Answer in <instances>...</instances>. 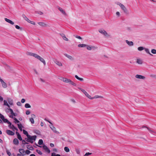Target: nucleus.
<instances>
[{"instance_id":"1","label":"nucleus","mask_w":156,"mask_h":156,"mask_svg":"<svg viewBox=\"0 0 156 156\" xmlns=\"http://www.w3.org/2000/svg\"><path fill=\"white\" fill-rule=\"evenodd\" d=\"M79 89L87 97L89 98L90 99H93L94 98H99L100 96H96L94 97H93L92 98H91L90 96L89 95V94L87 93V92L85 91V90L81 88H79Z\"/></svg>"},{"instance_id":"2","label":"nucleus","mask_w":156,"mask_h":156,"mask_svg":"<svg viewBox=\"0 0 156 156\" xmlns=\"http://www.w3.org/2000/svg\"><path fill=\"white\" fill-rule=\"evenodd\" d=\"M29 140L28 142H30V143L32 144L34 142V141L36 140V138L37 137V136L36 135L31 136L30 135L29 136Z\"/></svg>"},{"instance_id":"3","label":"nucleus","mask_w":156,"mask_h":156,"mask_svg":"<svg viewBox=\"0 0 156 156\" xmlns=\"http://www.w3.org/2000/svg\"><path fill=\"white\" fill-rule=\"evenodd\" d=\"M119 5L120 6L124 12L126 14H128V11L126 8L122 4L120 3L119 4Z\"/></svg>"},{"instance_id":"4","label":"nucleus","mask_w":156,"mask_h":156,"mask_svg":"<svg viewBox=\"0 0 156 156\" xmlns=\"http://www.w3.org/2000/svg\"><path fill=\"white\" fill-rule=\"evenodd\" d=\"M22 17L23 18L27 21L28 23H30L32 24L33 25H35V22L32 21L30 20L26 17L25 15L23 14L22 15Z\"/></svg>"},{"instance_id":"5","label":"nucleus","mask_w":156,"mask_h":156,"mask_svg":"<svg viewBox=\"0 0 156 156\" xmlns=\"http://www.w3.org/2000/svg\"><path fill=\"white\" fill-rule=\"evenodd\" d=\"M36 58L39 60L41 62H42L44 65H46V62L40 56L37 55Z\"/></svg>"},{"instance_id":"6","label":"nucleus","mask_w":156,"mask_h":156,"mask_svg":"<svg viewBox=\"0 0 156 156\" xmlns=\"http://www.w3.org/2000/svg\"><path fill=\"white\" fill-rule=\"evenodd\" d=\"M99 31L100 33L103 34L104 35L106 36H109V35L105 30H99Z\"/></svg>"},{"instance_id":"7","label":"nucleus","mask_w":156,"mask_h":156,"mask_svg":"<svg viewBox=\"0 0 156 156\" xmlns=\"http://www.w3.org/2000/svg\"><path fill=\"white\" fill-rule=\"evenodd\" d=\"M142 128H147V129H148V130L149 131V132L151 133H154L155 134H156V133L154 131L151 130L150 128L149 127L146 126H143Z\"/></svg>"},{"instance_id":"8","label":"nucleus","mask_w":156,"mask_h":156,"mask_svg":"<svg viewBox=\"0 0 156 156\" xmlns=\"http://www.w3.org/2000/svg\"><path fill=\"white\" fill-rule=\"evenodd\" d=\"M42 147L43 149L46 152H47L48 153H50V150L46 145H44Z\"/></svg>"},{"instance_id":"9","label":"nucleus","mask_w":156,"mask_h":156,"mask_svg":"<svg viewBox=\"0 0 156 156\" xmlns=\"http://www.w3.org/2000/svg\"><path fill=\"white\" fill-rule=\"evenodd\" d=\"M6 133L9 135L13 136L14 135V133L13 132L9 130H7L6 131Z\"/></svg>"},{"instance_id":"10","label":"nucleus","mask_w":156,"mask_h":156,"mask_svg":"<svg viewBox=\"0 0 156 156\" xmlns=\"http://www.w3.org/2000/svg\"><path fill=\"white\" fill-rule=\"evenodd\" d=\"M0 82L1 83L2 86L3 88H6L7 87L6 83H5L2 80H1Z\"/></svg>"},{"instance_id":"11","label":"nucleus","mask_w":156,"mask_h":156,"mask_svg":"<svg viewBox=\"0 0 156 156\" xmlns=\"http://www.w3.org/2000/svg\"><path fill=\"white\" fill-rule=\"evenodd\" d=\"M5 20L6 22L12 25H13L14 24V23L10 20L6 18H5Z\"/></svg>"},{"instance_id":"12","label":"nucleus","mask_w":156,"mask_h":156,"mask_svg":"<svg viewBox=\"0 0 156 156\" xmlns=\"http://www.w3.org/2000/svg\"><path fill=\"white\" fill-rule=\"evenodd\" d=\"M136 78L140 79H144L145 78V77L144 76L138 74L136 75Z\"/></svg>"},{"instance_id":"13","label":"nucleus","mask_w":156,"mask_h":156,"mask_svg":"<svg viewBox=\"0 0 156 156\" xmlns=\"http://www.w3.org/2000/svg\"><path fill=\"white\" fill-rule=\"evenodd\" d=\"M58 9L63 15L66 16L67 15V14L65 12V11L64 10L61 8L59 7Z\"/></svg>"},{"instance_id":"14","label":"nucleus","mask_w":156,"mask_h":156,"mask_svg":"<svg viewBox=\"0 0 156 156\" xmlns=\"http://www.w3.org/2000/svg\"><path fill=\"white\" fill-rule=\"evenodd\" d=\"M13 143L14 144L17 145L19 144V140L17 138H15L13 140Z\"/></svg>"},{"instance_id":"15","label":"nucleus","mask_w":156,"mask_h":156,"mask_svg":"<svg viewBox=\"0 0 156 156\" xmlns=\"http://www.w3.org/2000/svg\"><path fill=\"white\" fill-rule=\"evenodd\" d=\"M50 128L55 133H59L57 131L55 130V127L53 125L51 126V127H50Z\"/></svg>"},{"instance_id":"16","label":"nucleus","mask_w":156,"mask_h":156,"mask_svg":"<svg viewBox=\"0 0 156 156\" xmlns=\"http://www.w3.org/2000/svg\"><path fill=\"white\" fill-rule=\"evenodd\" d=\"M126 42L129 46H133V43L132 41H129L128 40H126Z\"/></svg>"},{"instance_id":"17","label":"nucleus","mask_w":156,"mask_h":156,"mask_svg":"<svg viewBox=\"0 0 156 156\" xmlns=\"http://www.w3.org/2000/svg\"><path fill=\"white\" fill-rule=\"evenodd\" d=\"M64 55L65 56L70 60H73L74 59L70 55H69L66 54H64Z\"/></svg>"},{"instance_id":"18","label":"nucleus","mask_w":156,"mask_h":156,"mask_svg":"<svg viewBox=\"0 0 156 156\" xmlns=\"http://www.w3.org/2000/svg\"><path fill=\"white\" fill-rule=\"evenodd\" d=\"M61 36L62 37L63 40L66 41H68V39L66 37L65 35L63 34H60Z\"/></svg>"},{"instance_id":"19","label":"nucleus","mask_w":156,"mask_h":156,"mask_svg":"<svg viewBox=\"0 0 156 156\" xmlns=\"http://www.w3.org/2000/svg\"><path fill=\"white\" fill-rule=\"evenodd\" d=\"M28 55H30L31 56H33L34 57H35V58H36V57L37 55L36 54L34 53H32V52H28Z\"/></svg>"},{"instance_id":"20","label":"nucleus","mask_w":156,"mask_h":156,"mask_svg":"<svg viewBox=\"0 0 156 156\" xmlns=\"http://www.w3.org/2000/svg\"><path fill=\"white\" fill-rule=\"evenodd\" d=\"M62 80L64 82L69 83L70 79L66 78H62Z\"/></svg>"},{"instance_id":"21","label":"nucleus","mask_w":156,"mask_h":156,"mask_svg":"<svg viewBox=\"0 0 156 156\" xmlns=\"http://www.w3.org/2000/svg\"><path fill=\"white\" fill-rule=\"evenodd\" d=\"M38 24L40 26L43 27H45L46 26V24L42 22H38Z\"/></svg>"},{"instance_id":"22","label":"nucleus","mask_w":156,"mask_h":156,"mask_svg":"<svg viewBox=\"0 0 156 156\" xmlns=\"http://www.w3.org/2000/svg\"><path fill=\"white\" fill-rule=\"evenodd\" d=\"M17 126H18V127L19 129H20V130L21 131H22L23 130L22 128V127H23V128L24 127L23 126H22V124L21 123H20V124H18Z\"/></svg>"},{"instance_id":"23","label":"nucleus","mask_w":156,"mask_h":156,"mask_svg":"<svg viewBox=\"0 0 156 156\" xmlns=\"http://www.w3.org/2000/svg\"><path fill=\"white\" fill-rule=\"evenodd\" d=\"M19 152L20 153V154L22 155H24L23 154L24 152H25V151H24V149H20L19 150Z\"/></svg>"},{"instance_id":"24","label":"nucleus","mask_w":156,"mask_h":156,"mask_svg":"<svg viewBox=\"0 0 156 156\" xmlns=\"http://www.w3.org/2000/svg\"><path fill=\"white\" fill-rule=\"evenodd\" d=\"M87 46V45L84 44H79L78 45V46L79 47H84Z\"/></svg>"},{"instance_id":"25","label":"nucleus","mask_w":156,"mask_h":156,"mask_svg":"<svg viewBox=\"0 0 156 156\" xmlns=\"http://www.w3.org/2000/svg\"><path fill=\"white\" fill-rule=\"evenodd\" d=\"M75 77L77 79L81 81H83V79L82 78L79 77L77 75H76L75 76Z\"/></svg>"},{"instance_id":"26","label":"nucleus","mask_w":156,"mask_h":156,"mask_svg":"<svg viewBox=\"0 0 156 156\" xmlns=\"http://www.w3.org/2000/svg\"><path fill=\"white\" fill-rule=\"evenodd\" d=\"M69 83L74 86H76V83H74L72 81L70 80Z\"/></svg>"},{"instance_id":"27","label":"nucleus","mask_w":156,"mask_h":156,"mask_svg":"<svg viewBox=\"0 0 156 156\" xmlns=\"http://www.w3.org/2000/svg\"><path fill=\"white\" fill-rule=\"evenodd\" d=\"M8 101L9 104L10 105H13V101L12 100L10 99L8 100Z\"/></svg>"},{"instance_id":"28","label":"nucleus","mask_w":156,"mask_h":156,"mask_svg":"<svg viewBox=\"0 0 156 156\" xmlns=\"http://www.w3.org/2000/svg\"><path fill=\"white\" fill-rule=\"evenodd\" d=\"M23 134H25V135H26V136H28L30 135L28 134V132L27 131H26V130H25L23 129Z\"/></svg>"},{"instance_id":"29","label":"nucleus","mask_w":156,"mask_h":156,"mask_svg":"<svg viewBox=\"0 0 156 156\" xmlns=\"http://www.w3.org/2000/svg\"><path fill=\"white\" fill-rule=\"evenodd\" d=\"M12 130L13 131H14L15 130H16L17 131L18 130L17 128L15 127L13 125H12Z\"/></svg>"},{"instance_id":"30","label":"nucleus","mask_w":156,"mask_h":156,"mask_svg":"<svg viewBox=\"0 0 156 156\" xmlns=\"http://www.w3.org/2000/svg\"><path fill=\"white\" fill-rule=\"evenodd\" d=\"M64 150L65 151H66L67 152H68L70 151L69 149L67 147H64Z\"/></svg>"},{"instance_id":"31","label":"nucleus","mask_w":156,"mask_h":156,"mask_svg":"<svg viewBox=\"0 0 156 156\" xmlns=\"http://www.w3.org/2000/svg\"><path fill=\"white\" fill-rule=\"evenodd\" d=\"M43 140L42 139H40L39 140L38 142V144L39 145H41L43 144Z\"/></svg>"},{"instance_id":"32","label":"nucleus","mask_w":156,"mask_h":156,"mask_svg":"<svg viewBox=\"0 0 156 156\" xmlns=\"http://www.w3.org/2000/svg\"><path fill=\"white\" fill-rule=\"evenodd\" d=\"M34 132L38 135L40 134V131L38 130H34Z\"/></svg>"},{"instance_id":"33","label":"nucleus","mask_w":156,"mask_h":156,"mask_svg":"<svg viewBox=\"0 0 156 156\" xmlns=\"http://www.w3.org/2000/svg\"><path fill=\"white\" fill-rule=\"evenodd\" d=\"M136 62L139 64H141L142 63V61L139 59H137Z\"/></svg>"},{"instance_id":"34","label":"nucleus","mask_w":156,"mask_h":156,"mask_svg":"<svg viewBox=\"0 0 156 156\" xmlns=\"http://www.w3.org/2000/svg\"><path fill=\"white\" fill-rule=\"evenodd\" d=\"M13 119L15 120L14 122H15V123H19L20 122L19 121L17 120V119L16 118L14 117L13 118Z\"/></svg>"},{"instance_id":"35","label":"nucleus","mask_w":156,"mask_h":156,"mask_svg":"<svg viewBox=\"0 0 156 156\" xmlns=\"http://www.w3.org/2000/svg\"><path fill=\"white\" fill-rule=\"evenodd\" d=\"M25 107L26 108H30L31 107V106L28 103H26L25 104Z\"/></svg>"},{"instance_id":"36","label":"nucleus","mask_w":156,"mask_h":156,"mask_svg":"<svg viewBox=\"0 0 156 156\" xmlns=\"http://www.w3.org/2000/svg\"><path fill=\"white\" fill-rule=\"evenodd\" d=\"M145 51L147 53L151 55H152L149 52V49L147 48H145Z\"/></svg>"},{"instance_id":"37","label":"nucleus","mask_w":156,"mask_h":156,"mask_svg":"<svg viewBox=\"0 0 156 156\" xmlns=\"http://www.w3.org/2000/svg\"><path fill=\"white\" fill-rule=\"evenodd\" d=\"M144 49V48L143 47L141 46L139 47L138 48V50L139 51H141Z\"/></svg>"},{"instance_id":"38","label":"nucleus","mask_w":156,"mask_h":156,"mask_svg":"<svg viewBox=\"0 0 156 156\" xmlns=\"http://www.w3.org/2000/svg\"><path fill=\"white\" fill-rule=\"evenodd\" d=\"M15 27L16 29H19V30H22V27H19V26H18L17 25H15Z\"/></svg>"},{"instance_id":"39","label":"nucleus","mask_w":156,"mask_h":156,"mask_svg":"<svg viewBox=\"0 0 156 156\" xmlns=\"http://www.w3.org/2000/svg\"><path fill=\"white\" fill-rule=\"evenodd\" d=\"M56 63L59 66H62V63L58 61H56Z\"/></svg>"},{"instance_id":"40","label":"nucleus","mask_w":156,"mask_h":156,"mask_svg":"<svg viewBox=\"0 0 156 156\" xmlns=\"http://www.w3.org/2000/svg\"><path fill=\"white\" fill-rule=\"evenodd\" d=\"M76 151L77 154H80V149L79 148H76Z\"/></svg>"},{"instance_id":"41","label":"nucleus","mask_w":156,"mask_h":156,"mask_svg":"<svg viewBox=\"0 0 156 156\" xmlns=\"http://www.w3.org/2000/svg\"><path fill=\"white\" fill-rule=\"evenodd\" d=\"M22 141V144H28V143L25 140H21Z\"/></svg>"},{"instance_id":"42","label":"nucleus","mask_w":156,"mask_h":156,"mask_svg":"<svg viewBox=\"0 0 156 156\" xmlns=\"http://www.w3.org/2000/svg\"><path fill=\"white\" fill-rule=\"evenodd\" d=\"M8 124H9V126H8L9 127L10 129H12V123L10 122H9L8 123Z\"/></svg>"},{"instance_id":"43","label":"nucleus","mask_w":156,"mask_h":156,"mask_svg":"<svg viewBox=\"0 0 156 156\" xmlns=\"http://www.w3.org/2000/svg\"><path fill=\"white\" fill-rule=\"evenodd\" d=\"M2 120L4 122L7 123L9 122L7 119H5V118L3 120Z\"/></svg>"},{"instance_id":"44","label":"nucleus","mask_w":156,"mask_h":156,"mask_svg":"<svg viewBox=\"0 0 156 156\" xmlns=\"http://www.w3.org/2000/svg\"><path fill=\"white\" fill-rule=\"evenodd\" d=\"M151 52L153 54H156V50L155 49H152L151 50Z\"/></svg>"},{"instance_id":"45","label":"nucleus","mask_w":156,"mask_h":156,"mask_svg":"<svg viewBox=\"0 0 156 156\" xmlns=\"http://www.w3.org/2000/svg\"><path fill=\"white\" fill-rule=\"evenodd\" d=\"M6 152L7 153V154L9 156H12L10 152H9V151H8V150H7L6 151Z\"/></svg>"},{"instance_id":"46","label":"nucleus","mask_w":156,"mask_h":156,"mask_svg":"<svg viewBox=\"0 0 156 156\" xmlns=\"http://www.w3.org/2000/svg\"><path fill=\"white\" fill-rule=\"evenodd\" d=\"M29 120L31 123L34 124V120L33 118H30Z\"/></svg>"},{"instance_id":"47","label":"nucleus","mask_w":156,"mask_h":156,"mask_svg":"<svg viewBox=\"0 0 156 156\" xmlns=\"http://www.w3.org/2000/svg\"><path fill=\"white\" fill-rule=\"evenodd\" d=\"M36 151L40 155H41L42 154V152L40 150H38L37 149L36 150Z\"/></svg>"},{"instance_id":"48","label":"nucleus","mask_w":156,"mask_h":156,"mask_svg":"<svg viewBox=\"0 0 156 156\" xmlns=\"http://www.w3.org/2000/svg\"><path fill=\"white\" fill-rule=\"evenodd\" d=\"M17 138L20 140L21 141L23 139L20 135H18V136H17Z\"/></svg>"},{"instance_id":"49","label":"nucleus","mask_w":156,"mask_h":156,"mask_svg":"<svg viewBox=\"0 0 156 156\" xmlns=\"http://www.w3.org/2000/svg\"><path fill=\"white\" fill-rule=\"evenodd\" d=\"M0 118L2 120L5 118L4 116L1 113H0Z\"/></svg>"},{"instance_id":"50","label":"nucleus","mask_w":156,"mask_h":156,"mask_svg":"<svg viewBox=\"0 0 156 156\" xmlns=\"http://www.w3.org/2000/svg\"><path fill=\"white\" fill-rule=\"evenodd\" d=\"M27 149H29V150H31V151L33 150L34 149V148L32 146H30L29 147H27Z\"/></svg>"},{"instance_id":"51","label":"nucleus","mask_w":156,"mask_h":156,"mask_svg":"<svg viewBox=\"0 0 156 156\" xmlns=\"http://www.w3.org/2000/svg\"><path fill=\"white\" fill-rule=\"evenodd\" d=\"M86 46H87V50H91L92 47H91L89 46L88 45H87Z\"/></svg>"},{"instance_id":"52","label":"nucleus","mask_w":156,"mask_h":156,"mask_svg":"<svg viewBox=\"0 0 156 156\" xmlns=\"http://www.w3.org/2000/svg\"><path fill=\"white\" fill-rule=\"evenodd\" d=\"M92 154V153H89V152H87V153H86L85 154V155H84V156H88L89 155H91Z\"/></svg>"},{"instance_id":"53","label":"nucleus","mask_w":156,"mask_h":156,"mask_svg":"<svg viewBox=\"0 0 156 156\" xmlns=\"http://www.w3.org/2000/svg\"><path fill=\"white\" fill-rule=\"evenodd\" d=\"M8 110L9 111L11 115L14 112L13 110L11 108H9L8 109Z\"/></svg>"},{"instance_id":"54","label":"nucleus","mask_w":156,"mask_h":156,"mask_svg":"<svg viewBox=\"0 0 156 156\" xmlns=\"http://www.w3.org/2000/svg\"><path fill=\"white\" fill-rule=\"evenodd\" d=\"M25 152H26V154H29L31 152L28 150H26V151H25Z\"/></svg>"},{"instance_id":"55","label":"nucleus","mask_w":156,"mask_h":156,"mask_svg":"<svg viewBox=\"0 0 156 156\" xmlns=\"http://www.w3.org/2000/svg\"><path fill=\"white\" fill-rule=\"evenodd\" d=\"M8 104V103L7 101H6L4 100V105L6 106Z\"/></svg>"},{"instance_id":"56","label":"nucleus","mask_w":156,"mask_h":156,"mask_svg":"<svg viewBox=\"0 0 156 156\" xmlns=\"http://www.w3.org/2000/svg\"><path fill=\"white\" fill-rule=\"evenodd\" d=\"M30 111L29 110H27L26 111V113L27 115H28L30 114Z\"/></svg>"},{"instance_id":"57","label":"nucleus","mask_w":156,"mask_h":156,"mask_svg":"<svg viewBox=\"0 0 156 156\" xmlns=\"http://www.w3.org/2000/svg\"><path fill=\"white\" fill-rule=\"evenodd\" d=\"M16 104H17V105L18 106H21V103L20 102V101H18V102Z\"/></svg>"},{"instance_id":"58","label":"nucleus","mask_w":156,"mask_h":156,"mask_svg":"<svg viewBox=\"0 0 156 156\" xmlns=\"http://www.w3.org/2000/svg\"><path fill=\"white\" fill-rule=\"evenodd\" d=\"M31 118H33V119H34L36 118V116L34 114H32L31 115Z\"/></svg>"},{"instance_id":"59","label":"nucleus","mask_w":156,"mask_h":156,"mask_svg":"<svg viewBox=\"0 0 156 156\" xmlns=\"http://www.w3.org/2000/svg\"><path fill=\"white\" fill-rule=\"evenodd\" d=\"M25 100L24 99V98H23L21 99V102L22 103H24L25 102Z\"/></svg>"},{"instance_id":"60","label":"nucleus","mask_w":156,"mask_h":156,"mask_svg":"<svg viewBox=\"0 0 156 156\" xmlns=\"http://www.w3.org/2000/svg\"><path fill=\"white\" fill-rule=\"evenodd\" d=\"M29 136H27V138H25V140H26L28 142V140H29V139H28V138H29Z\"/></svg>"},{"instance_id":"61","label":"nucleus","mask_w":156,"mask_h":156,"mask_svg":"<svg viewBox=\"0 0 156 156\" xmlns=\"http://www.w3.org/2000/svg\"><path fill=\"white\" fill-rule=\"evenodd\" d=\"M75 37L79 39H82V38L80 36H75Z\"/></svg>"},{"instance_id":"62","label":"nucleus","mask_w":156,"mask_h":156,"mask_svg":"<svg viewBox=\"0 0 156 156\" xmlns=\"http://www.w3.org/2000/svg\"><path fill=\"white\" fill-rule=\"evenodd\" d=\"M56 154L55 153L53 152L52 153L51 156H55Z\"/></svg>"},{"instance_id":"63","label":"nucleus","mask_w":156,"mask_h":156,"mask_svg":"<svg viewBox=\"0 0 156 156\" xmlns=\"http://www.w3.org/2000/svg\"><path fill=\"white\" fill-rule=\"evenodd\" d=\"M12 115L14 116H16L17 115V114L16 113H14V112H13Z\"/></svg>"},{"instance_id":"64","label":"nucleus","mask_w":156,"mask_h":156,"mask_svg":"<svg viewBox=\"0 0 156 156\" xmlns=\"http://www.w3.org/2000/svg\"><path fill=\"white\" fill-rule=\"evenodd\" d=\"M50 145L51 147H53L54 146V144L52 143H50Z\"/></svg>"}]
</instances>
